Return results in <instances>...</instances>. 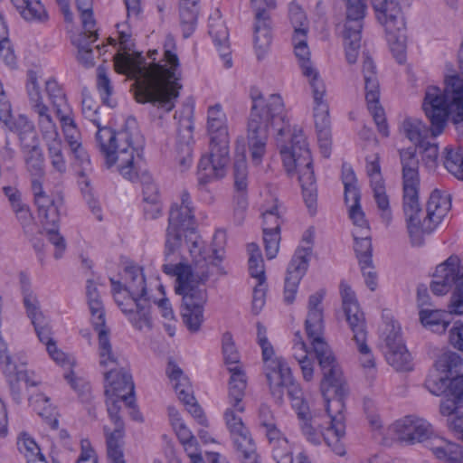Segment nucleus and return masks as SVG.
<instances>
[{
	"label": "nucleus",
	"mask_w": 463,
	"mask_h": 463,
	"mask_svg": "<svg viewBox=\"0 0 463 463\" xmlns=\"http://www.w3.org/2000/svg\"><path fill=\"white\" fill-rule=\"evenodd\" d=\"M250 113L247 124V140L251 161L258 165L266 153L269 130L288 175L298 174L307 206L312 209L317 202V184L311 153L302 130L291 128L283 99L279 94L267 99L257 87L250 90Z\"/></svg>",
	"instance_id": "f257e3e1"
},
{
	"label": "nucleus",
	"mask_w": 463,
	"mask_h": 463,
	"mask_svg": "<svg viewBox=\"0 0 463 463\" xmlns=\"http://www.w3.org/2000/svg\"><path fill=\"white\" fill-rule=\"evenodd\" d=\"M324 290L312 294L308 298L307 316L305 329L313 351L323 373L320 389L326 402V426L312 419L310 414L300 420L302 434L313 445H319L322 439L338 456L345 454L341 439L345 435V423L343 411L344 399L348 394V388L343 378V373L336 359L323 337L324 320L322 300Z\"/></svg>",
	"instance_id": "f03ea898"
},
{
	"label": "nucleus",
	"mask_w": 463,
	"mask_h": 463,
	"mask_svg": "<svg viewBox=\"0 0 463 463\" xmlns=\"http://www.w3.org/2000/svg\"><path fill=\"white\" fill-rule=\"evenodd\" d=\"M175 47L174 38L167 36L163 59L149 65L139 52L134 57L126 52L114 56L116 71L136 80L135 98L137 102H149L165 112L175 108L182 89L180 63L174 52Z\"/></svg>",
	"instance_id": "7ed1b4c3"
},
{
	"label": "nucleus",
	"mask_w": 463,
	"mask_h": 463,
	"mask_svg": "<svg viewBox=\"0 0 463 463\" xmlns=\"http://www.w3.org/2000/svg\"><path fill=\"white\" fill-rule=\"evenodd\" d=\"M402 170V207L406 216L407 228L414 245L421 244L420 233H430L450 209L448 196L439 191H433L427 203V215L421 222L419 214L421 207L419 202V159L415 147L400 150Z\"/></svg>",
	"instance_id": "20e7f679"
},
{
	"label": "nucleus",
	"mask_w": 463,
	"mask_h": 463,
	"mask_svg": "<svg viewBox=\"0 0 463 463\" xmlns=\"http://www.w3.org/2000/svg\"><path fill=\"white\" fill-rule=\"evenodd\" d=\"M193 267L182 262L165 263L163 270L167 275L176 277L178 285L175 292L182 295L181 317L183 323L191 333L200 330L203 322V306L207 301L205 282L210 277L209 265H201L204 259L199 241H194L190 250Z\"/></svg>",
	"instance_id": "39448f33"
},
{
	"label": "nucleus",
	"mask_w": 463,
	"mask_h": 463,
	"mask_svg": "<svg viewBox=\"0 0 463 463\" xmlns=\"http://www.w3.org/2000/svg\"><path fill=\"white\" fill-rule=\"evenodd\" d=\"M459 73L449 76L445 80L443 90L437 86H428L422 102V109L432 126V136L440 135L449 114L453 122L463 121V43L458 52Z\"/></svg>",
	"instance_id": "423d86ee"
},
{
	"label": "nucleus",
	"mask_w": 463,
	"mask_h": 463,
	"mask_svg": "<svg viewBox=\"0 0 463 463\" xmlns=\"http://www.w3.org/2000/svg\"><path fill=\"white\" fill-rule=\"evenodd\" d=\"M194 215L191 206V198L187 191H183L180 196V203L172 204L169 217L168 227L166 230L165 259L166 263H173L177 259V250L182 243L184 232H190V238L186 240L188 250L194 241H199L202 247V255L197 259H204L201 265H213L219 267L222 260L223 250L222 249L213 248L211 250L204 247V242L194 233Z\"/></svg>",
	"instance_id": "0eeeda50"
},
{
	"label": "nucleus",
	"mask_w": 463,
	"mask_h": 463,
	"mask_svg": "<svg viewBox=\"0 0 463 463\" xmlns=\"http://www.w3.org/2000/svg\"><path fill=\"white\" fill-rule=\"evenodd\" d=\"M292 43L302 74L307 79L314 99V119L321 154L329 157L331 151V129L329 107L326 96V89L318 71L309 60L310 52L307 43V34L298 31L293 34Z\"/></svg>",
	"instance_id": "6e6552de"
},
{
	"label": "nucleus",
	"mask_w": 463,
	"mask_h": 463,
	"mask_svg": "<svg viewBox=\"0 0 463 463\" xmlns=\"http://www.w3.org/2000/svg\"><path fill=\"white\" fill-rule=\"evenodd\" d=\"M207 135L209 154L203 156L198 165L197 177L200 184L225 175L230 162V135L227 117L220 104L208 109Z\"/></svg>",
	"instance_id": "1a4fd4ad"
},
{
	"label": "nucleus",
	"mask_w": 463,
	"mask_h": 463,
	"mask_svg": "<svg viewBox=\"0 0 463 463\" xmlns=\"http://www.w3.org/2000/svg\"><path fill=\"white\" fill-rule=\"evenodd\" d=\"M139 137L137 121L128 118L124 128L118 131L116 141L106 159L108 167L117 165L119 174L130 182H137L144 165L143 157L135 147Z\"/></svg>",
	"instance_id": "9d476101"
},
{
	"label": "nucleus",
	"mask_w": 463,
	"mask_h": 463,
	"mask_svg": "<svg viewBox=\"0 0 463 463\" xmlns=\"http://www.w3.org/2000/svg\"><path fill=\"white\" fill-rule=\"evenodd\" d=\"M343 310L346 321L352 330L353 341L355 343L360 354V363L364 369L373 376L375 373V359L368 345L366 344L367 331L364 313L360 310L354 291L345 282L340 284Z\"/></svg>",
	"instance_id": "9b49d317"
},
{
	"label": "nucleus",
	"mask_w": 463,
	"mask_h": 463,
	"mask_svg": "<svg viewBox=\"0 0 463 463\" xmlns=\"http://www.w3.org/2000/svg\"><path fill=\"white\" fill-rule=\"evenodd\" d=\"M453 288L449 303V315H463V260L457 255L449 256L436 268L434 279L430 284L433 294L444 295Z\"/></svg>",
	"instance_id": "f8f14e48"
},
{
	"label": "nucleus",
	"mask_w": 463,
	"mask_h": 463,
	"mask_svg": "<svg viewBox=\"0 0 463 463\" xmlns=\"http://www.w3.org/2000/svg\"><path fill=\"white\" fill-rule=\"evenodd\" d=\"M95 330L99 336V365L106 369L105 383L111 387L113 392L121 390H129L132 392L134 390L132 376L126 369L125 360L114 352L106 325Z\"/></svg>",
	"instance_id": "ddd939ff"
},
{
	"label": "nucleus",
	"mask_w": 463,
	"mask_h": 463,
	"mask_svg": "<svg viewBox=\"0 0 463 463\" xmlns=\"http://www.w3.org/2000/svg\"><path fill=\"white\" fill-rule=\"evenodd\" d=\"M265 375L271 395L278 401L282 400L283 388L287 389L293 409L298 418L309 415V407L304 399V392L291 374L290 368L284 361L270 362Z\"/></svg>",
	"instance_id": "4468645a"
},
{
	"label": "nucleus",
	"mask_w": 463,
	"mask_h": 463,
	"mask_svg": "<svg viewBox=\"0 0 463 463\" xmlns=\"http://www.w3.org/2000/svg\"><path fill=\"white\" fill-rule=\"evenodd\" d=\"M344 1L345 3V21L343 38L346 61L353 64L356 62L361 47V33L366 13V5L364 0Z\"/></svg>",
	"instance_id": "2eb2a0df"
},
{
	"label": "nucleus",
	"mask_w": 463,
	"mask_h": 463,
	"mask_svg": "<svg viewBox=\"0 0 463 463\" xmlns=\"http://www.w3.org/2000/svg\"><path fill=\"white\" fill-rule=\"evenodd\" d=\"M313 240L314 232L311 229L307 230L302 238L305 245L296 250L288 266L284 286V301L287 304L294 302L298 284L307 270Z\"/></svg>",
	"instance_id": "dca6fc26"
},
{
	"label": "nucleus",
	"mask_w": 463,
	"mask_h": 463,
	"mask_svg": "<svg viewBox=\"0 0 463 463\" xmlns=\"http://www.w3.org/2000/svg\"><path fill=\"white\" fill-rule=\"evenodd\" d=\"M362 73L364 80L365 99L367 107L378 128V131L383 136H389L388 126L384 110L379 105L380 84L376 65L368 52H363Z\"/></svg>",
	"instance_id": "f3484780"
},
{
	"label": "nucleus",
	"mask_w": 463,
	"mask_h": 463,
	"mask_svg": "<svg viewBox=\"0 0 463 463\" xmlns=\"http://www.w3.org/2000/svg\"><path fill=\"white\" fill-rule=\"evenodd\" d=\"M123 293L116 295V303L132 326L138 331H151L154 326L152 302L149 298H126Z\"/></svg>",
	"instance_id": "a211bd4d"
},
{
	"label": "nucleus",
	"mask_w": 463,
	"mask_h": 463,
	"mask_svg": "<svg viewBox=\"0 0 463 463\" xmlns=\"http://www.w3.org/2000/svg\"><path fill=\"white\" fill-rule=\"evenodd\" d=\"M366 173L370 178V185L373 193V199L380 211L382 220L389 224L392 220L389 196L386 194L385 183L382 176L378 155L366 157Z\"/></svg>",
	"instance_id": "6ab92c4d"
},
{
	"label": "nucleus",
	"mask_w": 463,
	"mask_h": 463,
	"mask_svg": "<svg viewBox=\"0 0 463 463\" xmlns=\"http://www.w3.org/2000/svg\"><path fill=\"white\" fill-rule=\"evenodd\" d=\"M254 10L253 43L256 54L259 59L269 51L272 41V21L269 11L263 0H250Z\"/></svg>",
	"instance_id": "aec40b11"
},
{
	"label": "nucleus",
	"mask_w": 463,
	"mask_h": 463,
	"mask_svg": "<svg viewBox=\"0 0 463 463\" xmlns=\"http://www.w3.org/2000/svg\"><path fill=\"white\" fill-rule=\"evenodd\" d=\"M392 430L398 439L410 444L428 440L434 434L431 424L415 415L405 416L396 420Z\"/></svg>",
	"instance_id": "412c9836"
},
{
	"label": "nucleus",
	"mask_w": 463,
	"mask_h": 463,
	"mask_svg": "<svg viewBox=\"0 0 463 463\" xmlns=\"http://www.w3.org/2000/svg\"><path fill=\"white\" fill-rule=\"evenodd\" d=\"M27 92L32 109L38 116V124L44 138L57 137L58 132L47 106L43 103L37 75L34 71L28 72Z\"/></svg>",
	"instance_id": "4be33fe9"
},
{
	"label": "nucleus",
	"mask_w": 463,
	"mask_h": 463,
	"mask_svg": "<svg viewBox=\"0 0 463 463\" xmlns=\"http://www.w3.org/2000/svg\"><path fill=\"white\" fill-rule=\"evenodd\" d=\"M125 280L126 283L122 284L118 280L110 279L112 287V294L116 300V295L118 293H125L126 298H148L146 292V279L143 274V269L137 266L126 267L125 270Z\"/></svg>",
	"instance_id": "5701e85b"
},
{
	"label": "nucleus",
	"mask_w": 463,
	"mask_h": 463,
	"mask_svg": "<svg viewBox=\"0 0 463 463\" xmlns=\"http://www.w3.org/2000/svg\"><path fill=\"white\" fill-rule=\"evenodd\" d=\"M234 187L239 193L235 196L234 219L238 224H241L245 211L248 207L246 191L248 187V169L244 153L235 159L233 164Z\"/></svg>",
	"instance_id": "b1692460"
},
{
	"label": "nucleus",
	"mask_w": 463,
	"mask_h": 463,
	"mask_svg": "<svg viewBox=\"0 0 463 463\" xmlns=\"http://www.w3.org/2000/svg\"><path fill=\"white\" fill-rule=\"evenodd\" d=\"M377 20L388 33L400 31L404 27L402 9L396 0H371Z\"/></svg>",
	"instance_id": "393cba45"
},
{
	"label": "nucleus",
	"mask_w": 463,
	"mask_h": 463,
	"mask_svg": "<svg viewBox=\"0 0 463 463\" xmlns=\"http://www.w3.org/2000/svg\"><path fill=\"white\" fill-rule=\"evenodd\" d=\"M209 34L217 47L221 57L223 59L224 66L231 68L232 65L229 51V33L228 29L222 20L219 11L209 18Z\"/></svg>",
	"instance_id": "a878e982"
},
{
	"label": "nucleus",
	"mask_w": 463,
	"mask_h": 463,
	"mask_svg": "<svg viewBox=\"0 0 463 463\" xmlns=\"http://www.w3.org/2000/svg\"><path fill=\"white\" fill-rule=\"evenodd\" d=\"M229 373L231 374L228 387L229 403L241 413L245 410L242 401L247 387V375L243 368L238 369L235 366L230 368Z\"/></svg>",
	"instance_id": "bb28decb"
},
{
	"label": "nucleus",
	"mask_w": 463,
	"mask_h": 463,
	"mask_svg": "<svg viewBox=\"0 0 463 463\" xmlns=\"http://www.w3.org/2000/svg\"><path fill=\"white\" fill-rule=\"evenodd\" d=\"M231 437L241 463H260L255 442L247 427L231 432Z\"/></svg>",
	"instance_id": "cd10ccee"
},
{
	"label": "nucleus",
	"mask_w": 463,
	"mask_h": 463,
	"mask_svg": "<svg viewBox=\"0 0 463 463\" xmlns=\"http://www.w3.org/2000/svg\"><path fill=\"white\" fill-rule=\"evenodd\" d=\"M20 15L27 22L43 24L49 20L45 6L40 0H11Z\"/></svg>",
	"instance_id": "c85d7f7f"
},
{
	"label": "nucleus",
	"mask_w": 463,
	"mask_h": 463,
	"mask_svg": "<svg viewBox=\"0 0 463 463\" xmlns=\"http://www.w3.org/2000/svg\"><path fill=\"white\" fill-rule=\"evenodd\" d=\"M166 373L171 382L174 383V389L181 402H188L187 400L190 402L194 400L189 379L184 374L182 369L177 364L170 361Z\"/></svg>",
	"instance_id": "c756f323"
},
{
	"label": "nucleus",
	"mask_w": 463,
	"mask_h": 463,
	"mask_svg": "<svg viewBox=\"0 0 463 463\" xmlns=\"http://www.w3.org/2000/svg\"><path fill=\"white\" fill-rule=\"evenodd\" d=\"M199 2L200 0H180L179 15L184 38L191 36L195 30L200 11Z\"/></svg>",
	"instance_id": "7c9ffc66"
},
{
	"label": "nucleus",
	"mask_w": 463,
	"mask_h": 463,
	"mask_svg": "<svg viewBox=\"0 0 463 463\" xmlns=\"http://www.w3.org/2000/svg\"><path fill=\"white\" fill-rule=\"evenodd\" d=\"M86 296L91 314L92 325L95 329H99L100 326H105V311L98 288L90 279L87 281Z\"/></svg>",
	"instance_id": "2f4dec72"
},
{
	"label": "nucleus",
	"mask_w": 463,
	"mask_h": 463,
	"mask_svg": "<svg viewBox=\"0 0 463 463\" xmlns=\"http://www.w3.org/2000/svg\"><path fill=\"white\" fill-rule=\"evenodd\" d=\"M27 148L24 155L26 169L33 179L40 180L44 175V156L42 149L35 144V141L24 144Z\"/></svg>",
	"instance_id": "473e14b6"
},
{
	"label": "nucleus",
	"mask_w": 463,
	"mask_h": 463,
	"mask_svg": "<svg viewBox=\"0 0 463 463\" xmlns=\"http://www.w3.org/2000/svg\"><path fill=\"white\" fill-rule=\"evenodd\" d=\"M266 439L270 448L272 458L277 463H293L292 447L281 431L276 432Z\"/></svg>",
	"instance_id": "72a5a7b5"
},
{
	"label": "nucleus",
	"mask_w": 463,
	"mask_h": 463,
	"mask_svg": "<svg viewBox=\"0 0 463 463\" xmlns=\"http://www.w3.org/2000/svg\"><path fill=\"white\" fill-rule=\"evenodd\" d=\"M419 315L423 326L439 335L445 333L449 325V315L445 311L425 308Z\"/></svg>",
	"instance_id": "f704fd0d"
},
{
	"label": "nucleus",
	"mask_w": 463,
	"mask_h": 463,
	"mask_svg": "<svg viewBox=\"0 0 463 463\" xmlns=\"http://www.w3.org/2000/svg\"><path fill=\"white\" fill-rule=\"evenodd\" d=\"M20 282L23 294V302L26 309L27 317L32 321L44 316L41 310L40 301L31 288L29 279L25 275L22 274Z\"/></svg>",
	"instance_id": "c9c22d12"
},
{
	"label": "nucleus",
	"mask_w": 463,
	"mask_h": 463,
	"mask_svg": "<svg viewBox=\"0 0 463 463\" xmlns=\"http://www.w3.org/2000/svg\"><path fill=\"white\" fill-rule=\"evenodd\" d=\"M405 136L415 144L423 146V141L432 136V126L427 127L420 119L409 118L402 123Z\"/></svg>",
	"instance_id": "e433bc0d"
},
{
	"label": "nucleus",
	"mask_w": 463,
	"mask_h": 463,
	"mask_svg": "<svg viewBox=\"0 0 463 463\" xmlns=\"http://www.w3.org/2000/svg\"><path fill=\"white\" fill-rule=\"evenodd\" d=\"M45 89L57 117L65 113H71V110L67 103L65 94L55 80H48L45 82Z\"/></svg>",
	"instance_id": "4c0bfd02"
},
{
	"label": "nucleus",
	"mask_w": 463,
	"mask_h": 463,
	"mask_svg": "<svg viewBox=\"0 0 463 463\" xmlns=\"http://www.w3.org/2000/svg\"><path fill=\"white\" fill-rule=\"evenodd\" d=\"M353 237L355 241L354 250L359 263L372 262V242L369 236V230H354Z\"/></svg>",
	"instance_id": "58836bf2"
},
{
	"label": "nucleus",
	"mask_w": 463,
	"mask_h": 463,
	"mask_svg": "<svg viewBox=\"0 0 463 463\" xmlns=\"http://www.w3.org/2000/svg\"><path fill=\"white\" fill-rule=\"evenodd\" d=\"M296 338L298 340L293 346V356L301 368L304 379L310 381L314 373L312 361L308 358L307 346L298 333L296 334Z\"/></svg>",
	"instance_id": "ea45409f"
},
{
	"label": "nucleus",
	"mask_w": 463,
	"mask_h": 463,
	"mask_svg": "<svg viewBox=\"0 0 463 463\" xmlns=\"http://www.w3.org/2000/svg\"><path fill=\"white\" fill-rule=\"evenodd\" d=\"M5 127L19 135L23 146L28 144L29 142L27 141H35L34 126L24 115H19L18 118L14 120L12 118L9 126Z\"/></svg>",
	"instance_id": "a19ab883"
},
{
	"label": "nucleus",
	"mask_w": 463,
	"mask_h": 463,
	"mask_svg": "<svg viewBox=\"0 0 463 463\" xmlns=\"http://www.w3.org/2000/svg\"><path fill=\"white\" fill-rule=\"evenodd\" d=\"M444 166L457 179L463 181V150L446 147Z\"/></svg>",
	"instance_id": "79ce46f5"
},
{
	"label": "nucleus",
	"mask_w": 463,
	"mask_h": 463,
	"mask_svg": "<svg viewBox=\"0 0 463 463\" xmlns=\"http://www.w3.org/2000/svg\"><path fill=\"white\" fill-rule=\"evenodd\" d=\"M440 444L433 447V454L439 459L449 463H458L462 458L461 447L456 443L448 442L441 439H437Z\"/></svg>",
	"instance_id": "37998d69"
},
{
	"label": "nucleus",
	"mask_w": 463,
	"mask_h": 463,
	"mask_svg": "<svg viewBox=\"0 0 463 463\" xmlns=\"http://www.w3.org/2000/svg\"><path fill=\"white\" fill-rule=\"evenodd\" d=\"M385 355L388 364L397 371H407L411 368V354L405 345L387 350Z\"/></svg>",
	"instance_id": "c03bdc74"
},
{
	"label": "nucleus",
	"mask_w": 463,
	"mask_h": 463,
	"mask_svg": "<svg viewBox=\"0 0 463 463\" xmlns=\"http://www.w3.org/2000/svg\"><path fill=\"white\" fill-rule=\"evenodd\" d=\"M134 391L131 392L129 390H121L118 392H113L111 391V387L106 383L105 385V394L108 397L107 399V410L109 415H114L119 413L120 406L119 402L124 401L128 406L132 405V396Z\"/></svg>",
	"instance_id": "a18cd8bd"
},
{
	"label": "nucleus",
	"mask_w": 463,
	"mask_h": 463,
	"mask_svg": "<svg viewBox=\"0 0 463 463\" xmlns=\"http://www.w3.org/2000/svg\"><path fill=\"white\" fill-rule=\"evenodd\" d=\"M463 364V358L460 354L448 351L441 354L435 362V370L443 373H458V369Z\"/></svg>",
	"instance_id": "49530a36"
},
{
	"label": "nucleus",
	"mask_w": 463,
	"mask_h": 463,
	"mask_svg": "<svg viewBox=\"0 0 463 463\" xmlns=\"http://www.w3.org/2000/svg\"><path fill=\"white\" fill-rule=\"evenodd\" d=\"M258 422L260 431L265 438L270 437L280 430L277 427L276 418L270 407L261 404L259 409Z\"/></svg>",
	"instance_id": "de8ad7c7"
},
{
	"label": "nucleus",
	"mask_w": 463,
	"mask_h": 463,
	"mask_svg": "<svg viewBox=\"0 0 463 463\" xmlns=\"http://www.w3.org/2000/svg\"><path fill=\"white\" fill-rule=\"evenodd\" d=\"M48 146L49 156L53 169L60 174L66 172L67 165L62 154V145L61 139L57 137L45 138Z\"/></svg>",
	"instance_id": "09e8293b"
},
{
	"label": "nucleus",
	"mask_w": 463,
	"mask_h": 463,
	"mask_svg": "<svg viewBox=\"0 0 463 463\" xmlns=\"http://www.w3.org/2000/svg\"><path fill=\"white\" fill-rule=\"evenodd\" d=\"M449 381L448 374H443L435 370L428 375L425 387L433 395L439 396L446 393L447 396H450L449 393Z\"/></svg>",
	"instance_id": "8fccbe9b"
},
{
	"label": "nucleus",
	"mask_w": 463,
	"mask_h": 463,
	"mask_svg": "<svg viewBox=\"0 0 463 463\" xmlns=\"http://www.w3.org/2000/svg\"><path fill=\"white\" fill-rule=\"evenodd\" d=\"M222 354L228 371L230 368H243L240 362V354L235 347L231 333L226 332L222 335Z\"/></svg>",
	"instance_id": "3c124183"
},
{
	"label": "nucleus",
	"mask_w": 463,
	"mask_h": 463,
	"mask_svg": "<svg viewBox=\"0 0 463 463\" xmlns=\"http://www.w3.org/2000/svg\"><path fill=\"white\" fill-rule=\"evenodd\" d=\"M31 188L38 211L48 210L58 203V194L55 196L48 195L43 190L41 180L33 179L31 183Z\"/></svg>",
	"instance_id": "603ef678"
},
{
	"label": "nucleus",
	"mask_w": 463,
	"mask_h": 463,
	"mask_svg": "<svg viewBox=\"0 0 463 463\" xmlns=\"http://www.w3.org/2000/svg\"><path fill=\"white\" fill-rule=\"evenodd\" d=\"M257 338L261 347L262 359L264 362V372L268 370L270 362L284 361L281 357L273 358L274 350L267 338V329L261 323H257Z\"/></svg>",
	"instance_id": "864d4df0"
},
{
	"label": "nucleus",
	"mask_w": 463,
	"mask_h": 463,
	"mask_svg": "<svg viewBox=\"0 0 463 463\" xmlns=\"http://www.w3.org/2000/svg\"><path fill=\"white\" fill-rule=\"evenodd\" d=\"M97 128L98 131L95 136L96 144L106 160L108 157V154L111 151L112 146L116 141V138L118 137V131L115 132L111 128L107 127H101L100 125L99 127Z\"/></svg>",
	"instance_id": "5fc2aeb1"
},
{
	"label": "nucleus",
	"mask_w": 463,
	"mask_h": 463,
	"mask_svg": "<svg viewBox=\"0 0 463 463\" xmlns=\"http://www.w3.org/2000/svg\"><path fill=\"white\" fill-rule=\"evenodd\" d=\"M137 181H140L142 184L143 202H153V200H160L159 190L157 184L154 182L152 176L143 169L139 172V177Z\"/></svg>",
	"instance_id": "6e6d98bb"
},
{
	"label": "nucleus",
	"mask_w": 463,
	"mask_h": 463,
	"mask_svg": "<svg viewBox=\"0 0 463 463\" xmlns=\"http://www.w3.org/2000/svg\"><path fill=\"white\" fill-rule=\"evenodd\" d=\"M262 231L263 232H280V225L283 222L282 212L278 204L267 209L262 213Z\"/></svg>",
	"instance_id": "4d7b16f0"
},
{
	"label": "nucleus",
	"mask_w": 463,
	"mask_h": 463,
	"mask_svg": "<svg viewBox=\"0 0 463 463\" xmlns=\"http://www.w3.org/2000/svg\"><path fill=\"white\" fill-rule=\"evenodd\" d=\"M387 350L395 348L396 346L404 345V342L401 334V327L394 322L387 323L382 332Z\"/></svg>",
	"instance_id": "13d9d810"
},
{
	"label": "nucleus",
	"mask_w": 463,
	"mask_h": 463,
	"mask_svg": "<svg viewBox=\"0 0 463 463\" xmlns=\"http://www.w3.org/2000/svg\"><path fill=\"white\" fill-rule=\"evenodd\" d=\"M31 322L39 340L46 345V348L49 345H53L55 343L51 336V326H49V321L45 316L33 319Z\"/></svg>",
	"instance_id": "bf43d9fd"
},
{
	"label": "nucleus",
	"mask_w": 463,
	"mask_h": 463,
	"mask_svg": "<svg viewBox=\"0 0 463 463\" xmlns=\"http://www.w3.org/2000/svg\"><path fill=\"white\" fill-rule=\"evenodd\" d=\"M58 118L62 125L63 132L69 146L71 147V143L73 141L80 142V134L77 131L74 120L71 118V112L60 115Z\"/></svg>",
	"instance_id": "052dcab7"
},
{
	"label": "nucleus",
	"mask_w": 463,
	"mask_h": 463,
	"mask_svg": "<svg viewBox=\"0 0 463 463\" xmlns=\"http://www.w3.org/2000/svg\"><path fill=\"white\" fill-rule=\"evenodd\" d=\"M289 19L290 23L294 28V34L298 33V31H302L303 33L307 34V16L304 11L297 5H292L289 7Z\"/></svg>",
	"instance_id": "680f3d73"
},
{
	"label": "nucleus",
	"mask_w": 463,
	"mask_h": 463,
	"mask_svg": "<svg viewBox=\"0 0 463 463\" xmlns=\"http://www.w3.org/2000/svg\"><path fill=\"white\" fill-rule=\"evenodd\" d=\"M263 242L268 259H274L279 249L280 232H263Z\"/></svg>",
	"instance_id": "e2e57ef3"
},
{
	"label": "nucleus",
	"mask_w": 463,
	"mask_h": 463,
	"mask_svg": "<svg viewBox=\"0 0 463 463\" xmlns=\"http://www.w3.org/2000/svg\"><path fill=\"white\" fill-rule=\"evenodd\" d=\"M29 402L38 411L42 417L50 418L52 416L54 408L50 404V400L43 393L29 397Z\"/></svg>",
	"instance_id": "0e129e2a"
},
{
	"label": "nucleus",
	"mask_w": 463,
	"mask_h": 463,
	"mask_svg": "<svg viewBox=\"0 0 463 463\" xmlns=\"http://www.w3.org/2000/svg\"><path fill=\"white\" fill-rule=\"evenodd\" d=\"M63 205V198L58 194V203L48 210L38 211L39 217L43 219L45 225L58 226L60 222V211Z\"/></svg>",
	"instance_id": "69168bd1"
},
{
	"label": "nucleus",
	"mask_w": 463,
	"mask_h": 463,
	"mask_svg": "<svg viewBox=\"0 0 463 463\" xmlns=\"http://www.w3.org/2000/svg\"><path fill=\"white\" fill-rule=\"evenodd\" d=\"M82 113L86 118H89L96 127H99V118L98 117V108L95 107V103L89 95L86 90L82 91Z\"/></svg>",
	"instance_id": "338daca9"
},
{
	"label": "nucleus",
	"mask_w": 463,
	"mask_h": 463,
	"mask_svg": "<svg viewBox=\"0 0 463 463\" xmlns=\"http://www.w3.org/2000/svg\"><path fill=\"white\" fill-rule=\"evenodd\" d=\"M97 85L103 103L110 108H113L115 103L109 99V97L112 94V86L110 84L109 79L100 68H99Z\"/></svg>",
	"instance_id": "774afa93"
}]
</instances>
